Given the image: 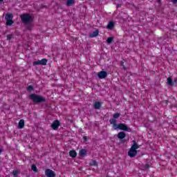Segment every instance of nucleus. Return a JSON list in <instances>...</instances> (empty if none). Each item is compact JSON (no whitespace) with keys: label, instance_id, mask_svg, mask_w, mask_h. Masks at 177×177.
I'll return each instance as SVG.
<instances>
[{"label":"nucleus","instance_id":"f257e3e1","mask_svg":"<svg viewBox=\"0 0 177 177\" xmlns=\"http://www.w3.org/2000/svg\"><path fill=\"white\" fill-rule=\"evenodd\" d=\"M20 19L22 23L26 26V28L29 31H31L34 28V24H32L34 18L32 16L28 13H24L20 15Z\"/></svg>","mask_w":177,"mask_h":177},{"label":"nucleus","instance_id":"f03ea898","mask_svg":"<svg viewBox=\"0 0 177 177\" xmlns=\"http://www.w3.org/2000/svg\"><path fill=\"white\" fill-rule=\"evenodd\" d=\"M29 99L33 102L34 104H39L41 103H45L46 102V97L37 95L35 93H32L29 95Z\"/></svg>","mask_w":177,"mask_h":177},{"label":"nucleus","instance_id":"7ed1b4c3","mask_svg":"<svg viewBox=\"0 0 177 177\" xmlns=\"http://www.w3.org/2000/svg\"><path fill=\"white\" fill-rule=\"evenodd\" d=\"M120 115L121 114L120 113H115L113 114V118L109 120V122L111 125H113V129H115V128H117L118 126V124H117V118H120Z\"/></svg>","mask_w":177,"mask_h":177},{"label":"nucleus","instance_id":"20e7f679","mask_svg":"<svg viewBox=\"0 0 177 177\" xmlns=\"http://www.w3.org/2000/svg\"><path fill=\"white\" fill-rule=\"evenodd\" d=\"M45 175L47 177H56V174L50 169H46L45 171Z\"/></svg>","mask_w":177,"mask_h":177},{"label":"nucleus","instance_id":"39448f33","mask_svg":"<svg viewBox=\"0 0 177 177\" xmlns=\"http://www.w3.org/2000/svg\"><path fill=\"white\" fill-rule=\"evenodd\" d=\"M59 127H60V122L57 120H54L51 124V127L54 129V131H57V129H59Z\"/></svg>","mask_w":177,"mask_h":177},{"label":"nucleus","instance_id":"423d86ee","mask_svg":"<svg viewBox=\"0 0 177 177\" xmlns=\"http://www.w3.org/2000/svg\"><path fill=\"white\" fill-rule=\"evenodd\" d=\"M116 129H121L122 131H128V126H127V124L120 123L118 124V127L115 128V130Z\"/></svg>","mask_w":177,"mask_h":177},{"label":"nucleus","instance_id":"0eeeda50","mask_svg":"<svg viewBox=\"0 0 177 177\" xmlns=\"http://www.w3.org/2000/svg\"><path fill=\"white\" fill-rule=\"evenodd\" d=\"M97 77L100 80H103L107 77V73L104 71H101L98 73Z\"/></svg>","mask_w":177,"mask_h":177},{"label":"nucleus","instance_id":"6e6552de","mask_svg":"<svg viewBox=\"0 0 177 177\" xmlns=\"http://www.w3.org/2000/svg\"><path fill=\"white\" fill-rule=\"evenodd\" d=\"M136 154H138V151L135 149H132V148H131L128 152V156L131 158H133V157H136Z\"/></svg>","mask_w":177,"mask_h":177},{"label":"nucleus","instance_id":"1a4fd4ad","mask_svg":"<svg viewBox=\"0 0 177 177\" xmlns=\"http://www.w3.org/2000/svg\"><path fill=\"white\" fill-rule=\"evenodd\" d=\"M79 155L80 157H86L88 155V151L85 149H82L80 151Z\"/></svg>","mask_w":177,"mask_h":177},{"label":"nucleus","instance_id":"9d476101","mask_svg":"<svg viewBox=\"0 0 177 177\" xmlns=\"http://www.w3.org/2000/svg\"><path fill=\"white\" fill-rule=\"evenodd\" d=\"M101 107H102V102H100L97 101L93 104V108L95 110H100Z\"/></svg>","mask_w":177,"mask_h":177},{"label":"nucleus","instance_id":"9b49d317","mask_svg":"<svg viewBox=\"0 0 177 177\" xmlns=\"http://www.w3.org/2000/svg\"><path fill=\"white\" fill-rule=\"evenodd\" d=\"M114 22L113 21H111L108 23V25L106 26V28L108 30H113V28H114Z\"/></svg>","mask_w":177,"mask_h":177},{"label":"nucleus","instance_id":"f8f14e48","mask_svg":"<svg viewBox=\"0 0 177 177\" xmlns=\"http://www.w3.org/2000/svg\"><path fill=\"white\" fill-rule=\"evenodd\" d=\"M18 128L19 129H23V128H24V120L21 119L19 120L18 123Z\"/></svg>","mask_w":177,"mask_h":177},{"label":"nucleus","instance_id":"ddd939ff","mask_svg":"<svg viewBox=\"0 0 177 177\" xmlns=\"http://www.w3.org/2000/svg\"><path fill=\"white\" fill-rule=\"evenodd\" d=\"M127 137V134L124 133V132H120L118 133V139H124V138H126Z\"/></svg>","mask_w":177,"mask_h":177},{"label":"nucleus","instance_id":"4468645a","mask_svg":"<svg viewBox=\"0 0 177 177\" xmlns=\"http://www.w3.org/2000/svg\"><path fill=\"white\" fill-rule=\"evenodd\" d=\"M131 149L133 150H136L137 149H139V145H138V142L136 141L133 140V145L131 146Z\"/></svg>","mask_w":177,"mask_h":177},{"label":"nucleus","instance_id":"2eb2a0df","mask_svg":"<svg viewBox=\"0 0 177 177\" xmlns=\"http://www.w3.org/2000/svg\"><path fill=\"white\" fill-rule=\"evenodd\" d=\"M167 84L169 86H174V82L172 81V77H169L167 78Z\"/></svg>","mask_w":177,"mask_h":177},{"label":"nucleus","instance_id":"dca6fc26","mask_svg":"<svg viewBox=\"0 0 177 177\" xmlns=\"http://www.w3.org/2000/svg\"><path fill=\"white\" fill-rule=\"evenodd\" d=\"M69 156L72 157V158H75L77 157V152L75 151V150L70 151Z\"/></svg>","mask_w":177,"mask_h":177},{"label":"nucleus","instance_id":"f3484780","mask_svg":"<svg viewBox=\"0 0 177 177\" xmlns=\"http://www.w3.org/2000/svg\"><path fill=\"white\" fill-rule=\"evenodd\" d=\"M74 3H75V0H67L66 5V6H73Z\"/></svg>","mask_w":177,"mask_h":177},{"label":"nucleus","instance_id":"a211bd4d","mask_svg":"<svg viewBox=\"0 0 177 177\" xmlns=\"http://www.w3.org/2000/svg\"><path fill=\"white\" fill-rule=\"evenodd\" d=\"M6 20H13V14L12 13L6 14Z\"/></svg>","mask_w":177,"mask_h":177},{"label":"nucleus","instance_id":"6ab92c4d","mask_svg":"<svg viewBox=\"0 0 177 177\" xmlns=\"http://www.w3.org/2000/svg\"><path fill=\"white\" fill-rule=\"evenodd\" d=\"M99 35V30H95L90 35L91 38H95V37H97Z\"/></svg>","mask_w":177,"mask_h":177},{"label":"nucleus","instance_id":"aec40b11","mask_svg":"<svg viewBox=\"0 0 177 177\" xmlns=\"http://www.w3.org/2000/svg\"><path fill=\"white\" fill-rule=\"evenodd\" d=\"M113 41H114L113 37H108L106 39L107 44L110 45V44H113Z\"/></svg>","mask_w":177,"mask_h":177},{"label":"nucleus","instance_id":"412c9836","mask_svg":"<svg viewBox=\"0 0 177 177\" xmlns=\"http://www.w3.org/2000/svg\"><path fill=\"white\" fill-rule=\"evenodd\" d=\"M41 66H46V63H48V59L44 58L41 60H40Z\"/></svg>","mask_w":177,"mask_h":177},{"label":"nucleus","instance_id":"4be33fe9","mask_svg":"<svg viewBox=\"0 0 177 177\" xmlns=\"http://www.w3.org/2000/svg\"><path fill=\"white\" fill-rule=\"evenodd\" d=\"M13 19L6 20V26H12L13 24Z\"/></svg>","mask_w":177,"mask_h":177},{"label":"nucleus","instance_id":"5701e85b","mask_svg":"<svg viewBox=\"0 0 177 177\" xmlns=\"http://www.w3.org/2000/svg\"><path fill=\"white\" fill-rule=\"evenodd\" d=\"M31 168L33 172H38V168H37V165H32Z\"/></svg>","mask_w":177,"mask_h":177},{"label":"nucleus","instance_id":"b1692460","mask_svg":"<svg viewBox=\"0 0 177 177\" xmlns=\"http://www.w3.org/2000/svg\"><path fill=\"white\" fill-rule=\"evenodd\" d=\"M20 174V172L18 171V170H13L12 171V175L14 177H17V176Z\"/></svg>","mask_w":177,"mask_h":177},{"label":"nucleus","instance_id":"393cba45","mask_svg":"<svg viewBox=\"0 0 177 177\" xmlns=\"http://www.w3.org/2000/svg\"><path fill=\"white\" fill-rule=\"evenodd\" d=\"M38 65L41 66V60H37V61L33 62V66H38Z\"/></svg>","mask_w":177,"mask_h":177},{"label":"nucleus","instance_id":"a878e982","mask_svg":"<svg viewBox=\"0 0 177 177\" xmlns=\"http://www.w3.org/2000/svg\"><path fill=\"white\" fill-rule=\"evenodd\" d=\"M27 91H28L29 92H31V91H34V86H28L27 87Z\"/></svg>","mask_w":177,"mask_h":177},{"label":"nucleus","instance_id":"bb28decb","mask_svg":"<svg viewBox=\"0 0 177 177\" xmlns=\"http://www.w3.org/2000/svg\"><path fill=\"white\" fill-rule=\"evenodd\" d=\"M120 64H121L122 67L123 68V70H127V67L125 66V65H124L123 61L120 62Z\"/></svg>","mask_w":177,"mask_h":177},{"label":"nucleus","instance_id":"cd10ccee","mask_svg":"<svg viewBox=\"0 0 177 177\" xmlns=\"http://www.w3.org/2000/svg\"><path fill=\"white\" fill-rule=\"evenodd\" d=\"M12 38H13V35H8L7 36V39H8V40L12 39Z\"/></svg>","mask_w":177,"mask_h":177},{"label":"nucleus","instance_id":"c85d7f7f","mask_svg":"<svg viewBox=\"0 0 177 177\" xmlns=\"http://www.w3.org/2000/svg\"><path fill=\"white\" fill-rule=\"evenodd\" d=\"M173 82H174V86H177V79H174Z\"/></svg>","mask_w":177,"mask_h":177},{"label":"nucleus","instance_id":"c756f323","mask_svg":"<svg viewBox=\"0 0 177 177\" xmlns=\"http://www.w3.org/2000/svg\"><path fill=\"white\" fill-rule=\"evenodd\" d=\"M172 3H177V0H171Z\"/></svg>","mask_w":177,"mask_h":177},{"label":"nucleus","instance_id":"7c9ffc66","mask_svg":"<svg viewBox=\"0 0 177 177\" xmlns=\"http://www.w3.org/2000/svg\"><path fill=\"white\" fill-rule=\"evenodd\" d=\"M145 169H147L150 166L149 165H145Z\"/></svg>","mask_w":177,"mask_h":177},{"label":"nucleus","instance_id":"2f4dec72","mask_svg":"<svg viewBox=\"0 0 177 177\" xmlns=\"http://www.w3.org/2000/svg\"><path fill=\"white\" fill-rule=\"evenodd\" d=\"M95 164H96V161H93V164H91V165H95Z\"/></svg>","mask_w":177,"mask_h":177},{"label":"nucleus","instance_id":"473e14b6","mask_svg":"<svg viewBox=\"0 0 177 177\" xmlns=\"http://www.w3.org/2000/svg\"><path fill=\"white\" fill-rule=\"evenodd\" d=\"M117 8H121V5L118 4V5H117Z\"/></svg>","mask_w":177,"mask_h":177},{"label":"nucleus","instance_id":"72a5a7b5","mask_svg":"<svg viewBox=\"0 0 177 177\" xmlns=\"http://www.w3.org/2000/svg\"><path fill=\"white\" fill-rule=\"evenodd\" d=\"M84 140H86V137L84 136Z\"/></svg>","mask_w":177,"mask_h":177},{"label":"nucleus","instance_id":"f704fd0d","mask_svg":"<svg viewBox=\"0 0 177 177\" xmlns=\"http://www.w3.org/2000/svg\"><path fill=\"white\" fill-rule=\"evenodd\" d=\"M1 47H2V44H0V48H1Z\"/></svg>","mask_w":177,"mask_h":177},{"label":"nucleus","instance_id":"c9c22d12","mask_svg":"<svg viewBox=\"0 0 177 177\" xmlns=\"http://www.w3.org/2000/svg\"><path fill=\"white\" fill-rule=\"evenodd\" d=\"M3 0H0V2H3Z\"/></svg>","mask_w":177,"mask_h":177},{"label":"nucleus","instance_id":"e433bc0d","mask_svg":"<svg viewBox=\"0 0 177 177\" xmlns=\"http://www.w3.org/2000/svg\"><path fill=\"white\" fill-rule=\"evenodd\" d=\"M160 1H161V0H158V2H160Z\"/></svg>","mask_w":177,"mask_h":177}]
</instances>
